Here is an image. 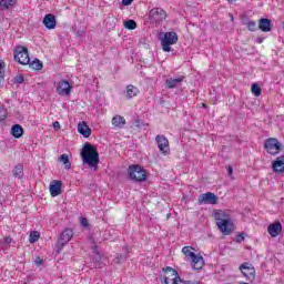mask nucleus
Masks as SVG:
<instances>
[{
    "instance_id": "obj_1",
    "label": "nucleus",
    "mask_w": 284,
    "mask_h": 284,
    "mask_svg": "<svg viewBox=\"0 0 284 284\" xmlns=\"http://www.w3.org/2000/svg\"><path fill=\"white\" fill-rule=\"evenodd\" d=\"M80 156L85 165H89V168L92 170H98L99 151H97V146L90 144V142H87L82 148Z\"/></svg>"
},
{
    "instance_id": "obj_2",
    "label": "nucleus",
    "mask_w": 284,
    "mask_h": 284,
    "mask_svg": "<svg viewBox=\"0 0 284 284\" xmlns=\"http://www.w3.org/2000/svg\"><path fill=\"white\" fill-rule=\"evenodd\" d=\"M159 41H161L163 52H171V45H174L179 42V36L174 31L160 33Z\"/></svg>"
},
{
    "instance_id": "obj_3",
    "label": "nucleus",
    "mask_w": 284,
    "mask_h": 284,
    "mask_svg": "<svg viewBox=\"0 0 284 284\" xmlns=\"http://www.w3.org/2000/svg\"><path fill=\"white\" fill-rule=\"evenodd\" d=\"M128 175L131 181L134 183H143V181H148V173L145 169L139 164L130 165L128 169Z\"/></svg>"
},
{
    "instance_id": "obj_4",
    "label": "nucleus",
    "mask_w": 284,
    "mask_h": 284,
    "mask_svg": "<svg viewBox=\"0 0 284 284\" xmlns=\"http://www.w3.org/2000/svg\"><path fill=\"white\" fill-rule=\"evenodd\" d=\"M13 59L20 65H28L30 63V53L28 52V48L23 45H18L13 51Z\"/></svg>"
},
{
    "instance_id": "obj_5",
    "label": "nucleus",
    "mask_w": 284,
    "mask_h": 284,
    "mask_svg": "<svg viewBox=\"0 0 284 284\" xmlns=\"http://www.w3.org/2000/svg\"><path fill=\"white\" fill-rule=\"evenodd\" d=\"M264 149L266 150L267 154L276 155L281 150H283V144L278 142L276 138H268L264 142Z\"/></svg>"
},
{
    "instance_id": "obj_6",
    "label": "nucleus",
    "mask_w": 284,
    "mask_h": 284,
    "mask_svg": "<svg viewBox=\"0 0 284 284\" xmlns=\"http://www.w3.org/2000/svg\"><path fill=\"white\" fill-rule=\"evenodd\" d=\"M216 225L224 236H230V234H232V232H234L235 230L234 222H232V219L216 222Z\"/></svg>"
},
{
    "instance_id": "obj_7",
    "label": "nucleus",
    "mask_w": 284,
    "mask_h": 284,
    "mask_svg": "<svg viewBox=\"0 0 284 284\" xmlns=\"http://www.w3.org/2000/svg\"><path fill=\"white\" fill-rule=\"evenodd\" d=\"M72 236H74V232L72 231V229H65L64 231H62L60 240L57 243V248L59 251L63 250V247H65V245L70 243Z\"/></svg>"
},
{
    "instance_id": "obj_8",
    "label": "nucleus",
    "mask_w": 284,
    "mask_h": 284,
    "mask_svg": "<svg viewBox=\"0 0 284 284\" xmlns=\"http://www.w3.org/2000/svg\"><path fill=\"white\" fill-rule=\"evenodd\" d=\"M168 13L161 8H153L149 12V18L151 19V21H154V23H161V21H164Z\"/></svg>"
},
{
    "instance_id": "obj_9",
    "label": "nucleus",
    "mask_w": 284,
    "mask_h": 284,
    "mask_svg": "<svg viewBox=\"0 0 284 284\" xmlns=\"http://www.w3.org/2000/svg\"><path fill=\"white\" fill-rule=\"evenodd\" d=\"M55 90L60 97H70V92H72V87L70 85V82L61 80L58 82Z\"/></svg>"
},
{
    "instance_id": "obj_10",
    "label": "nucleus",
    "mask_w": 284,
    "mask_h": 284,
    "mask_svg": "<svg viewBox=\"0 0 284 284\" xmlns=\"http://www.w3.org/2000/svg\"><path fill=\"white\" fill-rule=\"evenodd\" d=\"M155 143H158V148L162 154H168V152H170V141L165 135H156Z\"/></svg>"
},
{
    "instance_id": "obj_11",
    "label": "nucleus",
    "mask_w": 284,
    "mask_h": 284,
    "mask_svg": "<svg viewBox=\"0 0 284 284\" xmlns=\"http://www.w3.org/2000/svg\"><path fill=\"white\" fill-rule=\"evenodd\" d=\"M240 271L242 272L243 276H245V278H248V280L254 278V276L256 274V270L250 263L241 264Z\"/></svg>"
},
{
    "instance_id": "obj_12",
    "label": "nucleus",
    "mask_w": 284,
    "mask_h": 284,
    "mask_svg": "<svg viewBox=\"0 0 284 284\" xmlns=\"http://www.w3.org/2000/svg\"><path fill=\"white\" fill-rule=\"evenodd\" d=\"M123 252H124V254H118L113 260V262L116 263L118 265L125 263V261H128L130 258L132 247L125 245V246H123Z\"/></svg>"
},
{
    "instance_id": "obj_13",
    "label": "nucleus",
    "mask_w": 284,
    "mask_h": 284,
    "mask_svg": "<svg viewBox=\"0 0 284 284\" xmlns=\"http://www.w3.org/2000/svg\"><path fill=\"white\" fill-rule=\"evenodd\" d=\"M183 79H185L183 75L180 78H169L165 80L164 87L168 90H174V88H179L183 83Z\"/></svg>"
},
{
    "instance_id": "obj_14",
    "label": "nucleus",
    "mask_w": 284,
    "mask_h": 284,
    "mask_svg": "<svg viewBox=\"0 0 284 284\" xmlns=\"http://www.w3.org/2000/svg\"><path fill=\"white\" fill-rule=\"evenodd\" d=\"M189 261L191 263L192 270H194L195 272L203 270V266L205 265V260H203V257L201 255L195 254V256L191 257V260H189Z\"/></svg>"
},
{
    "instance_id": "obj_15",
    "label": "nucleus",
    "mask_w": 284,
    "mask_h": 284,
    "mask_svg": "<svg viewBox=\"0 0 284 284\" xmlns=\"http://www.w3.org/2000/svg\"><path fill=\"white\" fill-rule=\"evenodd\" d=\"M197 203L199 205H214V193L207 192L201 194L199 196Z\"/></svg>"
},
{
    "instance_id": "obj_16",
    "label": "nucleus",
    "mask_w": 284,
    "mask_h": 284,
    "mask_svg": "<svg viewBox=\"0 0 284 284\" xmlns=\"http://www.w3.org/2000/svg\"><path fill=\"white\" fill-rule=\"evenodd\" d=\"M43 26L47 30H54L57 28V17L52 13H48L43 18Z\"/></svg>"
},
{
    "instance_id": "obj_17",
    "label": "nucleus",
    "mask_w": 284,
    "mask_h": 284,
    "mask_svg": "<svg viewBox=\"0 0 284 284\" xmlns=\"http://www.w3.org/2000/svg\"><path fill=\"white\" fill-rule=\"evenodd\" d=\"M62 185H63V183L61 181H58V180L51 181L50 186H49L51 196H59V194H61Z\"/></svg>"
},
{
    "instance_id": "obj_18",
    "label": "nucleus",
    "mask_w": 284,
    "mask_h": 284,
    "mask_svg": "<svg viewBox=\"0 0 284 284\" xmlns=\"http://www.w3.org/2000/svg\"><path fill=\"white\" fill-rule=\"evenodd\" d=\"M282 231H283V225L281 224V222H275L273 224H270L267 227V232L268 234H271L273 239H275V236H278V234H281Z\"/></svg>"
},
{
    "instance_id": "obj_19",
    "label": "nucleus",
    "mask_w": 284,
    "mask_h": 284,
    "mask_svg": "<svg viewBox=\"0 0 284 284\" xmlns=\"http://www.w3.org/2000/svg\"><path fill=\"white\" fill-rule=\"evenodd\" d=\"M78 132L79 134H82L84 139H89V136H91L92 134V129L88 126V123H85V121H82V122H79L78 124Z\"/></svg>"
},
{
    "instance_id": "obj_20",
    "label": "nucleus",
    "mask_w": 284,
    "mask_h": 284,
    "mask_svg": "<svg viewBox=\"0 0 284 284\" xmlns=\"http://www.w3.org/2000/svg\"><path fill=\"white\" fill-rule=\"evenodd\" d=\"M273 172L277 174H283L284 172V155L276 158V160L272 164Z\"/></svg>"
},
{
    "instance_id": "obj_21",
    "label": "nucleus",
    "mask_w": 284,
    "mask_h": 284,
    "mask_svg": "<svg viewBox=\"0 0 284 284\" xmlns=\"http://www.w3.org/2000/svg\"><path fill=\"white\" fill-rule=\"evenodd\" d=\"M272 27H273L272 20H270L267 18L260 19L258 29L262 32H272Z\"/></svg>"
},
{
    "instance_id": "obj_22",
    "label": "nucleus",
    "mask_w": 284,
    "mask_h": 284,
    "mask_svg": "<svg viewBox=\"0 0 284 284\" xmlns=\"http://www.w3.org/2000/svg\"><path fill=\"white\" fill-rule=\"evenodd\" d=\"M92 250H93V267L95 268V270H99V268H101V253H99V251L97 250V246H93L92 247Z\"/></svg>"
},
{
    "instance_id": "obj_23",
    "label": "nucleus",
    "mask_w": 284,
    "mask_h": 284,
    "mask_svg": "<svg viewBox=\"0 0 284 284\" xmlns=\"http://www.w3.org/2000/svg\"><path fill=\"white\" fill-rule=\"evenodd\" d=\"M11 134L14 139H21L23 136V126L20 124L12 125Z\"/></svg>"
},
{
    "instance_id": "obj_24",
    "label": "nucleus",
    "mask_w": 284,
    "mask_h": 284,
    "mask_svg": "<svg viewBox=\"0 0 284 284\" xmlns=\"http://www.w3.org/2000/svg\"><path fill=\"white\" fill-rule=\"evenodd\" d=\"M139 94V88L129 84L126 87V91H125V97L126 99H134V97H136Z\"/></svg>"
},
{
    "instance_id": "obj_25",
    "label": "nucleus",
    "mask_w": 284,
    "mask_h": 284,
    "mask_svg": "<svg viewBox=\"0 0 284 284\" xmlns=\"http://www.w3.org/2000/svg\"><path fill=\"white\" fill-rule=\"evenodd\" d=\"M214 216L217 220V223H220V221H227V220H230V214H227L223 210L215 211Z\"/></svg>"
},
{
    "instance_id": "obj_26",
    "label": "nucleus",
    "mask_w": 284,
    "mask_h": 284,
    "mask_svg": "<svg viewBox=\"0 0 284 284\" xmlns=\"http://www.w3.org/2000/svg\"><path fill=\"white\" fill-rule=\"evenodd\" d=\"M112 125H114V128H123V125H125V118L121 115L113 116Z\"/></svg>"
},
{
    "instance_id": "obj_27",
    "label": "nucleus",
    "mask_w": 284,
    "mask_h": 284,
    "mask_svg": "<svg viewBox=\"0 0 284 284\" xmlns=\"http://www.w3.org/2000/svg\"><path fill=\"white\" fill-rule=\"evenodd\" d=\"M192 250H194L192 246H184L182 248V253L187 258V261H191L196 255V253L192 252Z\"/></svg>"
},
{
    "instance_id": "obj_28",
    "label": "nucleus",
    "mask_w": 284,
    "mask_h": 284,
    "mask_svg": "<svg viewBox=\"0 0 284 284\" xmlns=\"http://www.w3.org/2000/svg\"><path fill=\"white\" fill-rule=\"evenodd\" d=\"M12 173H13L14 179H22L23 178V166L21 164L16 165Z\"/></svg>"
},
{
    "instance_id": "obj_29",
    "label": "nucleus",
    "mask_w": 284,
    "mask_h": 284,
    "mask_svg": "<svg viewBox=\"0 0 284 284\" xmlns=\"http://www.w3.org/2000/svg\"><path fill=\"white\" fill-rule=\"evenodd\" d=\"M28 65L32 68V70H43V62L39 59L33 60L31 63L29 62Z\"/></svg>"
},
{
    "instance_id": "obj_30",
    "label": "nucleus",
    "mask_w": 284,
    "mask_h": 284,
    "mask_svg": "<svg viewBox=\"0 0 284 284\" xmlns=\"http://www.w3.org/2000/svg\"><path fill=\"white\" fill-rule=\"evenodd\" d=\"M60 161L63 163L64 169L70 170V168H72V163H70V156H68V154L60 155Z\"/></svg>"
},
{
    "instance_id": "obj_31",
    "label": "nucleus",
    "mask_w": 284,
    "mask_h": 284,
    "mask_svg": "<svg viewBox=\"0 0 284 284\" xmlns=\"http://www.w3.org/2000/svg\"><path fill=\"white\" fill-rule=\"evenodd\" d=\"M12 6H14V0H1L0 1L1 10H9V8H12Z\"/></svg>"
},
{
    "instance_id": "obj_32",
    "label": "nucleus",
    "mask_w": 284,
    "mask_h": 284,
    "mask_svg": "<svg viewBox=\"0 0 284 284\" xmlns=\"http://www.w3.org/2000/svg\"><path fill=\"white\" fill-rule=\"evenodd\" d=\"M40 236L41 235L39 234V232L32 231L29 235V243H37V241H39Z\"/></svg>"
},
{
    "instance_id": "obj_33",
    "label": "nucleus",
    "mask_w": 284,
    "mask_h": 284,
    "mask_svg": "<svg viewBox=\"0 0 284 284\" xmlns=\"http://www.w3.org/2000/svg\"><path fill=\"white\" fill-rule=\"evenodd\" d=\"M124 28H126V30H136V21L134 20L124 21Z\"/></svg>"
},
{
    "instance_id": "obj_34",
    "label": "nucleus",
    "mask_w": 284,
    "mask_h": 284,
    "mask_svg": "<svg viewBox=\"0 0 284 284\" xmlns=\"http://www.w3.org/2000/svg\"><path fill=\"white\" fill-rule=\"evenodd\" d=\"M251 90L255 97H261V87H258L256 83L252 84Z\"/></svg>"
},
{
    "instance_id": "obj_35",
    "label": "nucleus",
    "mask_w": 284,
    "mask_h": 284,
    "mask_svg": "<svg viewBox=\"0 0 284 284\" xmlns=\"http://www.w3.org/2000/svg\"><path fill=\"white\" fill-rule=\"evenodd\" d=\"M8 116V110L3 106H0V121H6Z\"/></svg>"
},
{
    "instance_id": "obj_36",
    "label": "nucleus",
    "mask_w": 284,
    "mask_h": 284,
    "mask_svg": "<svg viewBox=\"0 0 284 284\" xmlns=\"http://www.w3.org/2000/svg\"><path fill=\"white\" fill-rule=\"evenodd\" d=\"M4 74H6V62L0 60V79H3Z\"/></svg>"
},
{
    "instance_id": "obj_37",
    "label": "nucleus",
    "mask_w": 284,
    "mask_h": 284,
    "mask_svg": "<svg viewBox=\"0 0 284 284\" xmlns=\"http://www.w3.org/2000/svg\"><path fill=\"white\" fill-rule=\"evenodd\" d=\"M247 29H248L251 32H255V30H257L256 22H254V21H248V22H247Z\"/></svg>"
},
{
    "instance_id": "obj_38",
    "label": "nucleus",
    "mask_w": 284,
    "mask_h": 284,
    "mask_svg": "<svg viewBox=\"0 0 284 284\" xmlns=\"http://www.w3.org/2000/svg\"><path fill=\"white\" fill-rule=\"evenodd\" d=\"M14 81L16 83L21 84L26 81V78L23 77V74H19V75H16Z\"/></svg>"
},
{
    "instance_id": "obj_39",
    "label": "nucleus",
    "mask_w": 284,
    "mask_h": 284,
    "mask_svg": "<svg viewBox=\"0 0 284 284\" xmlns=\"http://www.w3.org/2000/svg\"><path fill=\"white\" fill-rule=\"evenodd\" d=\"M227 176H230V179H234V168H232V165L227 168Z\"/></svg>"
},
{
    "instance_id": "obj_40",
    "label": "nucleus",
    "mask_w": 284,
    "mask_h": 284,
    "mask_svg": "<svg viewBox=\"0 0 284 284\" xmlns=\"http://www.w3.org/2000/svg\"><path fill=\"white\" fill-rule=\"evenodd\" d=\"M235 241L236 243H243V241H245V235H243V233L237 234Z\"/></svg>"
},
{
    "instance_id": "obj_41",
    "label": "nucleus",
    "mask_w": 284,
    "mask_h": 284,
    "mask_svg": "<svg viewBox=\"0 0 284 284\" xmlns=\"http://www.w3.org/2000/svg\"><path fill=\"white\" fill-rule=\"evenodd\" d=\"M80 223H81L82 227H88V225H89L88 219H85V217H81Z\"/></svg>"
},
{
    "instance_id": "obj_42",
    "label": "nucleus",
    "mask_w": 284,
    "mask_h": 284,
    "mask_svg": "<svg viewBox=\"0 0 284 284\" xmlns=\"http://www.w3.org/2000/svg\"><path fill=\"white\" fill-rule=\"evenodd\" d=\"M132 1L134 0H122V6H132Z\"/></svg>"
},
{
    "instance_id": "obj_43",
    "label": "nucleus",
    "mask_w": 284,
    "mask_h": 284,
    "mask_svg": "<svg viewBox=\"0 0 284 284\" xmlns=\"http://www.w3.org/2000/svg\"><path fill=\"white\" fill-rule=\"evenodd\" d=\"M53 128L54 130H61V124L59 123V121L53 122Z\"/></svg>"
},
{
    "instance_id": "obj_44",
    "label": "nucleus",
    "mask_w": 284,
    "mask_h": 284,
    "mask_svg": "<svg viewBox=\"0 0 284 284\" xmlns=\"http://www.w3.org/2000/svg\"><path fill=\"white\" fill-rule=\"evenodd\" d=\"M36 265H43V260L41 257L36 258Z\"/></svg>"
},
{
    "instance_id": "obj_45",
    "label": "nucleus",
    "mask_w": 284,
    "mask_h": 284,
    "mask_svg": "<svg viewBox=\"0 0 284 284\" xmlns=\"http://www.w3.org/2000/svg\"><path fill=\"white\" fill-rule=\"evenodd\" d=\"M217 197L214 195V205H216Z\"/></svg>"
},
{
    "instance_id": "obj_46",
    "label": "nucleus",
    "mask_w": 284,
    "mask_h": 284,
    "mask_svg": "<svg viewBox=\"0 0 284 284\" xmlns=\"http://www.w3.org/2000/svg\"><path fill=\"white\" fill-rule=\"evenodd\" d=\"M7 243H12V239L7 240Z\"/></svg>"
},
{
    "instance_id": "obj_47",
    "label": "nucleus",
    "mask_w": 284,
    "mask_h": 284,
    "mask_svg": "<svg viewBox=\"0 0 284 284\" xmlns=\"http://www.w3.org/2000/svg\"><path fill=\"white\" fill-rule=\"evenodd\" d=\"M229 1V3H234V1H236V0H227Z\"/></svg>"
}]
</instances>
